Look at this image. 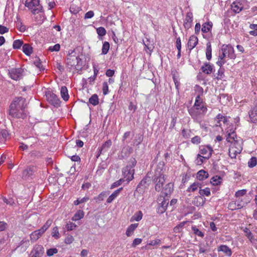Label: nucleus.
Returning a JSON list of instances; mask_svg holds the SVG:
<instances>
[{
  "mask_svg": "<svg viewBox=\"0 0 257 257\" xmlns=\"http://www.w3.org/2000/svg\"><path fill=\"white\" fill-rule=\"evenodd\" d=\"M26 101V99L22 97L15 98L10 106V115L15 118H25L26 113L25 109L27 105Z\"/></svg>",
  "mask_w": 257,
  "mask_h": 257,
  "instance_id": "nucleus-1",
  "label": "nucleus"
},
{
  "mask_svg": "<svg viewBox=\"0 0 257 257\" xmlns=\"http://www.w3.org/2000/svg\"><path fill=\"white\" fill-rule=\"evenodd\" d=\"M207 111L205 103L200 97V94H198L194 105L188 109L189 114L193 119L198 121L205 114Z\"/></svg>",
  "mask_w": 257,
  "mask_h": 257,
  "instance_id": "nucleus-2",
  "label": "nucleus"
},
{
  "mask_svg": "<svg viewBox=\"0 0 257 257\" xmlns=\"http://www.w3.org/2000/svg\"><path fill=\"white\" fill-rule=\"evenodd\" d=\"M164 164H160L155 171L154 181L155 183V190L159 192L162 188L165 182V175H164Z\"/></svg>",
  "mask_w": 257,
  "mask_h": 257,
  "instance_id": "nucleus-3",
  "label": "nucleus"
},
{
  "mask_svg": "<svg viewBox=\"0 0 257 257\" xmlns=\"http://www.w3.org/2000/svg\"><path fill=\"white\" fill-rule=\"evenodd\" d=\"M51 220H48L44 225L39 229L33 231L30 234L31 241L34 242L41 237L42 234L49 228L52 224Z\"/></svg>",
  "mask_w": 257,
  "mask_h": 257,
  "instance_id": "nucleus-4",
  "label": "nucleus"
},
{
  "mask_svg": "<svg viewBox=\"0 0 257 257\" xmlns=\"http://www.w3.org/2000/svg\"><path fill=\"white\" fill-rule=\"evenodd\" d=\"M80 60L78 56H76V52L74 51L69 52L66 60V65L68 68L71 70L75 67L78 65Z\"/></svg>",
  "mask_w": 257,
  "mask_h": 257,
  "instance_id": "nucleus-5",
  "label": "nucleus"
},
{
  "mask_svg": "<svg viewBox=\"0 0 257 257\" xmlns=\"http://www.w3.org/2000/svg\"><path fill=\"white\" fill-rule=\"evenodd\" d=\"M219 56L221 57V59L225 58L226 57L233 59L236 58L234 49L230 45H223L221 48V53L219 54Z\"/></svg>",
  "mask_w": 257,
  "mask_h": 257,
  "instance_id": "nucleus-6",
  "label": "nucleus"
},
{
  "mask_svg": "<svg viewBox=\"0 0 257 257\" xmlns=\"http://www.w3.org/2000/svg\"><path fill=\"white\" fill-rule=\"evenodd\" d=\"M25 6L29 9H31L34 14L40 12L39 0H26Z\"/></svg>",
  "mask_w": 257,
  "mask_h": 257,
  "instance_id": "nucleus-7",
  "label": "nucleus"
},
{
  "mask_svg": "<svg viewBox=\"0 0 257 257\" xmlns=\"http://www.w3.org/2000/svg\"><path fill=\"white\" fill-rule=\"evenodd\" d=\"M158 202L160 205L159 211L161 213L164 212L166 211L169 203L168 199H166L165 195L162 194L159 197L158 199Z\"/></svg>",
  "mask_w": 257,
  "mask_h": 257,
  "instance_id": "nucleus-8",
  "label": "nucleus"
},
{
  "mask_svg": "<svg viewBox=\"0 0 257 257\" xmlns=\"http://www.w3.org/2000/svg\"><path fill=\"white\" fill-rule=\"evenodd\" d=\"M23 72L21 68H12L9 71V74L12 79L18 80L22 76Z\"/></svg>",
  "mask_w": 257,
  "mask_h": 257,
  "instance_id": "nucleus-9",
  "label": "nucleus"
},
{
  "mask_svg": "<svg viewBox=\"0 0 257 257\" xmlns=\"http://www.w3.org/2000/svg\"><path fill=\"white\" fill-rule=\"evenodd\" d=\"M212 148L209 146H203L200 148V153L204 155V158L208 159L211 156L213 152Z\"/></svg>",
  "mask_w": 257,
  "mask_h": 257,
  "instance_id": "nucleus-10",
  "label": "nucleus"
},
{
  "mask_svg": "<svg viewBox=\"0 0 257 257\" xmlns=\"http://www.w3.org/2000/svg\"><path fill=\"white\" fill-rule=\"evenodd\" d=\"M44 252V248L41 245H36L31 251V257H41Z\"/></svg>",
  "mask_w": 257,
  "mask_h": 257,
  "instance_id": "nucleus-11",
  "label": "nucleus"
},
{
  "mask_svg": "<svg viewBox=\"0 0 257 257\" xmlns=\"http://www.w3.org/2000/svg\"><path fill=\"white\" fill-rule=\"evenodd\" d=\"M231 128H228L227 131V136H226V141L228 142L232 143L234 142L235 143H237V140H235L236 139V136L234 132V128L232 125L231 126Z\"/></svg>",
  "mask_w": 257,
  "mask_h": 257,
  "instance_id": "nucleus-12",
  "label": "nucleus"
},
{
  "mask_svg": "<svg viewBox=\"0 0 257 257\" xmlns=\"http://www.w3.org/2000/svg\"><path fill=\"white\" fill-rule=\"evenodd\" d=\"M193 21V14L191 12H188L184 20L183 26L186 30H188L192 27Z\"/></svg>",
  "mask_w": 257,
  "mask_h": 257,
  "instance_id": "nucleus-13",
  "label": "nucleus"
},
{
  "mask_svg": "<svg viewBox=\"0 0 257 257\" xmlns=\"http://www.w3.org/2000/svg\"><path fill=\"white\" fill-rule=\"evenodd\" d=\"M136 163L137 161L136 159L135 158H131L130 160L128 165L126 166V171H127L128 172V173L130 174L131 175V177L128 176L127 178V179H128L129 181L132 180L134 178V170H132V168L136 166Z\"/></svg>",
  "mask_w": 257,
  "mask_h": 257,
  "instance_id": "nucleus-14",
  "label": "nucleus"
},
{
  "mask_svg": "<svg viewBox=\"0 0 257 257\" xmlns=\"http://www.w3.org/2000/svg\"><path fill=\"white\" fill-rule=\"evenodd\" d=\"M48 100L54 106H59L60 101L58 97L54 93H48L46 94Z\"/></svg>",
  "mask_w": 257,
  "mask_h": 257,
  "instance_id": "nucleus-15",
  "label": "nucleus"
},
{
  "mask_svg": "<svg viewBox=\"0 0 257 257\" xmlns=\"http://www.w3.org/2000/svg\"><path fill=\"white\" fill-rule=\"evenodd\" d=\"M133 148L128 146L124 147L118 156L119 159L127 158L133 152Z\"/></svg>",
  "mask_w": 257,
  "mask_h": 257,
  "instance_id": "nucleus-16",
  "label": "nucleus"
},
{
  "mask_svg": "<svg viewBox=\"0 0 257 257\" xmlns=\"http://www.w3.org/2000/svg\"><path fill=\"white\" fill-rule=\"evenodd\" d=\"M198 38L192 35L190 37L187 46L190 51H191L198 44Z\"/></svg>",
  "mask_w": 257,
  "mask_h": 257,
  "instance_id": "nucleus-17",
  "label": "nucleus"
},
{
  "mask_svg": "<svg viewBox=\"0 0 257 257\" xmlns=\"http://www.w3.org/2000/svg\"><path fill=\"white\" fill-rule=\"evenodd\" d=\"M112 145L111 141L109 140L106 141L103 145L99 149L98 154L97 156V158L100 156L101 154H102L105 152H106L108 149Z\"/></svg>",
  "mask_w": 257,
  "mask_h": 257,
  "instance_id": "nucleus-18",
  "label": "nucleus"
},
{
  "mask_svg": "<svg viewBox=\"0 0 257 257\" xmlns=\"http://www.w3.org/2000/svg\"><path fill=\"white\" fill-rule=\"evenodd\" d=\"M206 199L201 196H196L192 201V203L196 206H202L204 205Z\"/></svg>",
  "mask_w": 257,
  "mask_h": 257,
  "instance_id": "nucleus-19",
  "label": "nucleus"
},
{
  "mask_svg": "<svg viewBox=\"0 0 257 257\" xmlns=\"http://www.w3.org/2000/svg\"><path fill=\"white\" fill-rule=\"evenodd\" d=\"M35 171V167L30 166L27 167L23 172L22 177L25 179H27L31 176Z\"/></svg>",
  "mask_w": 257,
  "mask_h": 257,
  "instance_id": "nucleus-20",
  "label": "nucleus"
},
{
  "mask_svg": "<svg viewBox=\"0 0 257 257\" xmlns=\"http://www.w3.org/2000/svg\"><path fill=\"white\" fill-rule=\"evenodd\" d=\"M218 251H222L225 255L230 256L232 254L231 249L226 245H220L218 249Z\"/></svg>",
  "mask_w": 257,
  "mask_h": 257,
  "instance_id": "nucleus-21",
  "label": "nucleus"
},
{
  "mask_svg": "<svg viewBox=\"0 0 257 257\" xmlns=\"http://www.w3.org/2000/svg\"><path fill=\"white\" fill-rule=\"evenodd\" d=\"M213 67L208 63H205L201 67L202 72L206 74H210L212 72Z\"/></svg>",
  "mask_w": 257,
  "mask_h": 257,
  "instance_id": "nucleus-22",
  "label": "nucleus"
},
{
  "mask_svg": "<svg viewBox=\"0 0 257 257\" xmlns=\"http://www.w3.org/2000/svg\"><path fill=\"white\" fill-rule=\"evenodd\" d=\"M244 203H243L242 201H240L239 202L237 201H234V202H231L229 203V208L232 210H236L240 209L244 206Z\"/></svg>",
  "mask_w": 257,
  "mask_h": 257,
  "instance_id": "nucleus-23",
  "label": "nucleus"
},
{
  "mask_svg": "<svg viewBox=\"0 0 257 257\" xmlns=\"http://www.w3.org/2000/svg\"><path fill=\"white\" fill-rule=\"evenodd\" d=\"M173 190V185L169 183L167 184L162 193L163 195H164L166 196H167L168 195H170L171 194Z\"/></svg>",
  "mask_w": 257,
  "mask_h": 257,
  "instance_id": "nucleus-24",
  "label": "nucleus"
},
{
  "mask_svg": "<svg viewBox=\"0 0 257 257\" xmlns=\"http://www.w3.org/2000/svg\"><path fill=\"white\" fill-rule=\"evenodd\" d=\"M250 121L253 123L257 122V108H254L248 112Z\"/></svg>",
  "mask_w": 257,
  "mask_h": 257,
  "instance_id": "nucleus-25",
  "label": "nucleus"
},
{
  "mask_svg": "<svg viewBox=\"0 0 257 257\" xmlns=\"http://www.w3.org/2000/svg\"><path fill=\"white\" fill-rule=\"evenodd\" d=\"M61 96L63 100L65 101L69 99V96L68 93V90L66 86H63L61 88L60 91Z\"/></svg>",
  "mask_w": 257,
  "mask_h": 257,
  "instance_id": "nucleus-26",
  "label": "nucleus"
},
{
  "mask_svg": "<svg viewBox=\"0 0 257 257\" xmlns=\"http://www.w3.org/2000/svg\"><path fill=\"white\" fill-rule=\"evenodd\" d=\"M122 189L121 187L118 189L115 190L112 194H111L108 198L107 199V203H110L113 201V200L118 196L120 191Z\"/></svg>",
  "mask_w": 257,
  "mask_h": 257,
  "instance_id": "nucleus-27",
  "label": "nucleus"
},
{
  "mask_svg": "<svg viewBox=\"0 0 257 257\" xmlns=\"http://www.w3.org/2000/svg\"><path fill=\"white\" fill-rule=\"evenodd\" d=\"M231 8L234 13H239L242 10V6L239 3L234 2L231 5Z\"/></svg>",
  "mask_w": 257,
  "mask_h": 257,
  "instance_id": "nucleus-28",
  "label": "nucleus"
},
{
  "mask_svg": "<svg viewBox=\"0 0 257 257\" xmlns=\"http://www.w3.org/2000/svg\"><path fill=\"white\" fill-rule=\"evenodd\" d=\"M208 177V173L203 170H201L197 174V178L199 180H203Z\"/></svg>",
  "mask_w": 257,
  "mask_h": 257,
  "instance_id": "nucleus-29",
  "label": "nucleus"
},
{
  "mask_svg": "<svg viewBox=\"0 0 257 257\" xmlns=\"http://www.w3.org/2000/svg\"><path fill=\"white\" fill-rule=\"evenodd\" d=\"M138 226V223H134L131 224L127 228L126 231V235L127 236L132 235L135 230Z\"/></svg>",
  "mask_w": 257,
  "mask_h": 257,
  "instance_id": "nucleus-30",
  "label": "nucleus"
},
{
  "mask_svg": "<svg viewBox=\"0 0 257 257\" xmlns=\"http://www.w3.org/2000/svg\"><path fill=\"white\" fill-rule=\"evenodd\" d=\"M23 51L27 55L30 56L33 53V48L28 44L23 46Z\"/></svg>",
  "mask_w": 257,
  "mask_h": 257,
  "instance_id": "nucleus-31",
  "label": "nucleus"
},
{
  "mask_svg": "<svg viewBox=\"0 0 257 257\" xmlns=\"http://www.w3.org/2000/svg\"><path fill=\"white\" fill-rule=\"evenodd\" d=\"M240 150L238 149H236L235 148L231 147L229 149V155L232 159L236 158V155L240 152Z\"/></svg>",
  "mask_w": 257,
  "mask_h": 257,
  "instance_id": "nucleus-32",
  "label": "nucleus"
},
{
  "mask_svg": "<svg viewBox=\"0 0 257 257\" xmlns=\"http://www.w3.org/2000/svg\"><path fill=\"white\" fill-rule=\"evenodd\" d=\"M143 213L142 211H139L136 212L134 215L131 217L130 221L133 222L134 221H139L142 219Z\"/></svg>",
  "mask_w": 257,
  "mask_h": 257,
  "instance_id": "nucleus-33",
  "label": "nucleus"
},
{
  "mask_svg": "<svg viewBox=\"0 0 257 257\" xmlns=\"http://www.w3.org/2000/svg\"><path fill=\"white\" fill-rule=\"evenodd\" d=\"M9 137V134L7 130L0 131V143H4Z\"/></svg>",
  "mask_w": 257,
  "mask_h": 257,
  "instance_id": "nucleus-34",
  "label": "nucleus"
},
{
  "mask_svg": "<svg viewBox=\"0 0 257 257\" xmlns=\"http://www.w3.org/2000/svg\"><path fill=\"white\" fill-rule=\"evenodd\" d=\"M212 27V24L211 22L205 23L202 25L201 31L203 33H207L209 32Z\"/></svg>",
  "mask_w": 257,
  "mask_h": 257,
  "instance_id": "nucleus-35",
  "label": "nucleus"
},
{
  "mask_svg": "<svg viewBox=\"0 0 257 257\" xmlns=\"http://www.w3.org/2000/svg\"><path fill=\"white\" fill-rule=\"evenodd\" d=\"M89 102L93 105H96L99 103V99L97 94H94L89 99Z\"/></svg>",
  "mask_w": 257,
  "mask_h": 257,
  "instance_id": "nucleus-36",
  "label": "nucleus"
},
{
  "mask_svg": "<svg viewBox=\"0 0 257 257\" xmlns=\"http://www.w3.org/2000/svg\"><path fill=\"white\" fill-rule=\"evenodd\" d=\"M221 181L222 178L221 177L215 176L211 178L210 180V183L213 185H218L221 182Z\"/></svg>",
  "mask_w": 257,
  "mask_h": 257,
  "instance_id": "nucleus-37",
  "label": "nucleus"
},
{
  "mask_svg": "<svg viewBox=\"0 0 257 257\" xmlns=\"http://www.w3.org/2000/svg\"><path fill=\"white\" fill-rule=\"evenodd\" d=\"M84 216V212L82 210H78L72 217V220L73 221H77L82 218Z\"/></svg>",
  "mask_w": 257,
  "mask_h": 257,
  "instance_id": "nucleus-38",
  "label": "nucleus"
},
{
  "mask_svg": "<svg viewBox=\"0 0 257 257\" xmlns=\"http://www.w3.org/2000/svg\"><path fill=\"white\" fill-rule=\"evenodd\" d=\"M199 188H201V185L198 182H194L187 189L188 192H194Z\"/></svg>",
  "mask_w": 257,
  "mask_h": 257,
  "instance_id": "nucleus-39",
  "label": "nucleus"
},
{
  "mask_svg": "<svg viewBox=\"0 0 257 257\" xmlns=\"http://www.w3.org/2000/svg\"><path fill=\"white\" fill-rule=\"evenodd\" d=\"M80 10V7L75 5L74 4H72L70 7V11L71 13L74 14H77Z\"/></svg>",
  "mask_w": 257,
  "mask_h": 257,
  "instance_id": "nucleus-40",
  "label": "nucleus"
},
{
  "mask_svg": "<svg viewBox=\"0 0 257 257\" xmlns=\"http://www.w3.org/2000/svg\"><path fill=\"white\" fill-rule=\"evenodd\" d=\"M110 45L108 42H104L102 45V54H106L109 49Z\"/></svg>",
  "mask_w": 257,
  "mask_h": 257,
  "instance_id": "nucleus-41",
  "label": "nucleus"
},
{
  "mask_svg": "<svg viewBox=\"0 0 257 257\" xmlns=\"http://www.w3.org/2000/svg\"><path fill=\"white\" fill-rule=\"evenodd\" d=\"M201 196H209L210 195V189L208 187L205 188V189H201V188L199 189V192Z\"/></svg>",
  "mask_w": 257,
  "mask_h": 257,
  "instance_id": "nucleus-42",
  "label": "nucleus"
},
{
  "mask_svg": "<svg viewBox=\"0 0 257 257\" xmlns=\"http://www.w3.org/2000/svg\"><path fill=\"white\" fill-rule=\"evenodd\" d=\"M192 230L193 231V233L194 234L201 237H204V233L201 231L199 230L196 226H192Z\"/></svg>",
  "mask_w": 257,
  "mask_h": 257,
  "instance_id": "nucleus-43",
  "label": "nucleus"
},
{
  "mask_svg": "<svg viewBox=\"0 0 257 257\" xmlns=\"http://www.w3.org/2000/svg\"><path fill=\"white\" fill-rule=\"evenodd\" d=\"M249 28L251 30L249 32L250 35L254 36H257V25L250 24L249 26Z\"/></svg>",
  "mask_w": 257,
  "mask_h": 257,
  "instance_id": "nucleus-44",
  "label": "nucleus"
},
{
  "mask_svg": "<svg viewBox=\"0 0 257 257\" xmlns=\"http://www.w3.org/2000/svg\"><path fill=\"white\" fill-rule=\"evenodd\" d=\"M243 231L245 233V235L247 236V237L251 242H252L253 240H254L253 235L249 229L247 228H245Z\"/></svg>",
  "mask_w": 257,
  "mask_h": 257,
  "instance_id": "nucleus-45",
  "label": "nucleus"
},
{
  "mask_svg": "<svg viewBox=\"0 0 257 257\" xmlns=\"http://www.w3.org/2000/svg\"><path fill=\"white\" fill-rule=\"evenodd\" d=\"M23 44V41L21 40H16L14 41L13 47L14 49H18L21 48V47Z\"/></svg>",
  "mask_w": 257,
  "mask_h": 257,
  "instance_id": "nucleus-46",
  "label": "nucleus"
},
{
  "mask_svg": "<svg viewBox=\"0 0 257 257\" xmlns=\"http://www.w3.org/2000/svg\"><path fill=\"white\" fill-rule=\"evenodd\" d=\"M257 164V159L255 157H251L248 162V166L249 168H253Z\"/></svg>",
  "mask_w": 257,
  "mask_h": 257,
  "instance_id": "nucleus-47",
  "label": "nucleus"
},
{
  "mask_svg": "<svg viewBox=\"0 0 257 257\" xmlns=\"http://www.w3.org/2000/svg\"><path fill=\"white\" fill-rule=\"evenodd\" d=\"M77 225L75 223L70 221L67 222L65 225V228L67 229V231L73 230L75 229Z\"/></svg>",
  "mask_w": 257,
  "mask_h": 257,
  "instance_id": "nucleus-48",
  "label": "nucleus"
},
{
  "mask_svg": "<svg viewBox=\"0 0 257 257\" xmlns=\"http://www.w3.org/2000/svg\"><path fill=\"white\" fill-rule=\"evenodd\" d=\"M181 134L184 138L188 139L191 137V131L183 128L181 131Z\"/></svg>",
  "mask_w": 257,
  "mask_h": 257,
  "instance_id": "nucleus-49",
  "label": "nucleus"
},
{
  "mask_svg": "<svg viewBox=\"0 0 257 257\" xmlns=\"http://www.w3.org/2000/svg\"><path fill=\"white\" fill-rule=\"evenodd\" d=\"M186 223V222L184 221L181 222L178 225L175 226L174 228V232L175 233H179L181 231L182 227Z\"/></svg>",
  "mask_w": 257,
  "mask_h": 257,
  "instance_id": "nucleus-50",
  "label": "nucleus"
},
{
  "mask_svg": "<svg viewBox=\"0 0 257 257\" xmlns=\"http://www.w3.org/2000/svg\"><path fill=\"white\" fill-rule=\"evenodd\" d=\"M217 75H214V77L217 79H221L223 78V76L224 75V69L222 68H220L218 70Z\"/></svg>",
  "mask_w": 257,
  "mask_h": 257,
  "instance_id": "nucleus-51",
  "label": "nucleus"
},
{
  "mask_svg": "<svg viewBox=\"0 0 257 257\" xmlns=\"http://www.w3.org/2000/svg\"><path fill=\"white\" fill-rule=\"evenodd\" d=\"M97 33L100 36H103L106 34L105 29L102 27H99L96 29Z\"/></svg>",
  "mask_w": 257,
  "mask_h": 257,
  "instance_id": "nucleus-52",
  "label": "nucleus"
},
{
  "mask_svg": "<svg viewBox=\"0 0 257 257\" xmlns=\"http://www.w3.org/2000/svg\"><path fill=\"white\" fill-rule=\"evenodd\" d=\"M52 235L53 237L56 239H58L60 237L58 229L57 227L53 228L52 232Z\"/></svg>",
  "mask_w": 257,
  "mask_h": 257,
  "instance_id": "nucleus-53",
  "label": "nucleus"
},
{
  "mask_svg": "<svg viewBox=\"0 0 257 257\" xmlns=\"http://www.w3.org/2000/svg\"><path fill=\"white\" fill-rule=\"evenodd\" d=\"M58 252V249L56 248H50L47 251V254L49 256H52L53 254Z\"/></svg>",
  "mask_w": 257,
  "mask_h": 257,
  "instance_id": "nucleus-54",
  "label": "nucleus"
},
{
  "mask_svg": "<svg viewBox=\"0 0 257 257\" xmlns=\"http://www.w3.org/2000/svg\"><path fill=\"white\" fill-rule=\"evenodd\" d=\"M102 91L103 94L104 95H106L108 94V86L107 82H104L102 84Z\"/></svg>",
  "mask_w": 257,
  "mask_h": 257,
  "instance_id": "nucleus-55",
  "label": "nucleus"
},
{
  "mask_svg": "<svg viewBox=\"0 0 257 257\" xmlns=\"http://www.w3.org/2000/svg\"><path fill=\"white\" fill-rule=\"evenodd\" d=\"M109 194V192H102L97 197V199L99 201H102Z\"/></svg>",
  "mask_w": 257,
  "mask_h": 257,
  "instance_id": "nucleus-56",
  "label": "nucleus"
},
{
  "mask_svg": "<svg viewBox=\"0 0 257 257\" xmlns=\"http://www.w3.org/2000/svg\"><path fill=\"white\" fill-rule=\"evenodd\" d=\"M246 191H247L246 189L238 190L237 192H236L235 195L236 197H240L241 196H243L246 193Z\"/></svg>",
  "mask_w": 257,
  "mask_h": 257,
  "instance_id": "nucleus-57",
  "label": "nucleus"
},
{
  "mask_svg": "<svg viewBox=\"0 0 257 257\" xmlns=\"http://www.w3.org/2000/svg\"><path fill=\"white\" fill-rule=\"evenodd\" d=\"M74 239L72 235H68L64 240V242L67 244H71L73 242Z\"/></svg>",
  "mask_w": 257,
  "mask_h": 257,
  "instance_id": "nucleus-58",
  "label": "nucleus"
},
{
  "mask_svg": "<svg viewBox=\"0 0 257 257\" xmlns=\"http://www.w3.org/2000/svg\"><path fill=\"white\" fill-rule=\"evenodd\" d=\"M60 49V45L59 44H55L54 46L50 47L49 50L51 52L58 51Z\"/></svg>",
  "mask_w": 257,
  "mask_h": 257,
  "instance_id": "nucleus-59",
  "label": "nucleus"
},
{
  "mask_svg": "<svg viewBox=\"0 0 257 257\" xmlns=\"http://www.w3.org/2000/svg\"><path fill=\"white\" fill-rule=\"evenodd\" d=\"M201 142V138L199 136H195L191 140V142L194 144H199Z\"/></svg>",
  "mask_w": 257,
  "mask_h": 257,
  "instance_id": "nucleus-60",
  "label": "nucleus"
},
{
  "mask_svg": "<svg viewBox=\"0 0 257 257\" xmlns=\"http://www.w3.org/2000/svg\"><path fill=\"white\" fill-rule=\"evenodd\" d=\"M223 118H224V116H223L222 115H221L220 114H219L216 116V117L215 118V120H216V121L217 122V123L216 124V125H217V126L220 125V121H222V120L223 119Z\"/></svg>",
  "mask_w": 257,
  "mask_h": 257,
  "instance_id": "nucleus-61",
  "label": "nucleus"
},
{
  "mask_svg": "<svg viewBox=\"0 0 257 257\" xmlns=\"http://www.w3.org/2000/svg\"><path fill=\"white\" fill-rule=\"evenodd\" d=\"M35 65L38 68L40 71H43L45 68L43 67V66L41 64V63L40 62V60L38 59L34 62Z\"/></svg>",
  "mask_w": 257,
  "mask_h": 257,
  "instance_id": "nucleus-62",
  "label": "nucleus"
},
{
  "mask_svg": "<svg viewBox=\"0 0 257 257\" xmlns=\"http://www.w3.org/2000/svg\"><path fill=\"white\" fill-rule=\"evenodd\" d=\"M142 240L141 238H135L133 241L132 246L133 247H136L137 245L140 244L142 242Z\"/></svg>",
  "mask_w": 257,
  "mask_h": 257,
  "instance_id": "nucleus-63",
  "label": "nucleus"
},
{
  "mask_svg": "<svg viewBox=\"0 0 257 257\" xmlns=\"http://www.w3.org/2000/svg\"><path fill=\"white\" fill-rule=\"evenodd\" d=\"M94 16V13L92 11H88L85 14L84 19H90Z\"/></svg>",
  "mask_w": 257,
  "mask_h": 257,
  "instance_id": "nucleus-64",
  "label": "nucleus"
}]
</instances>
